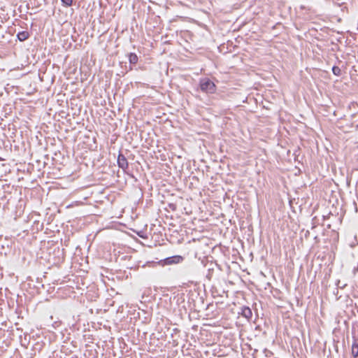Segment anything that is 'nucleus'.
<instances>
[{
	"mask_svg": "<svg viewBox=\"0 0 358 358\" xmlns=\"http://www.w3.org/2000/svg\"><path fill=\"white\" fill-rule=\"evenodd\" d=\"M184 259V257L181 255H173L171 257H168L163 259L159 260L157 263L159 265L165 266V265H171L179 264L182 262Z\"/></svg>",
	"mask_w": 358,
	"mask_h": 358,
	"instance_id": "f257e3e1",
	"label": "nucleus"
},
{
	"mask_svg": "<svg viewBox=\"0 0 358 358\" xmlns=\"http://www.w3.org/2000/svg\"><path fill=\"white\" fill-rule=\"evenodd\" d=\"M117 163L118 166L123 171H125L129 167V163L127 158L120 152H119V155L117 156Z\"/></svg>",
	"mask_w": 358,
	"mask_h": 358,
	"instance_id": "f03ea898",
	"label": "nucleus"
},
{
	"mask_svg": "<svg viewBox=\"0 0 358 358\" xmlns=\"http://www.w3.org/2000/svg\"><path fill=\"white\" fill-rule=\"evenodd\" d=\"M201 90H212L215 87V84L209 78H205L201 80Z\"/></svg>",
	"mask_w": 358,
	"mask_h": 358,
	"instance_id": "7ed1b4c3",
	"label": "nucleus"
},
{
	"mask_svg": "<svg viewBox=\"0 0 358 358\" xmlns=\"http://www.w3.org/2000/svg\"><path fill=\"white\" fill-rule=\"evenodd\" d=\"M242 317H245L247 321H250V320L252 317V310L248 306H242L241 308V311L238 313Z\"/></svg>",
	"mask_w": 358,
	"mask_h": 358,
	"instance_id": "20e7f679",
	"label": "nucleus"
},
{
	"mask_svg": "<svg viewBox=\"0 0 358 358\" xmlns=\"http://www.w3.org/2000/svg\"><path fill=\"white\" fill-rule=\"evenodd\" d=\"M352 355L355 358L358 357V339H354L352 345Z\"/></svg>",
	"mask_w": 358,
	"mask_h": 358,
	"instance_id": "39448f33",
	"label": "nucleus"
},
{
	"mask_svg": "<svg viewBox=\"0 0 358 358\" xmlns=\"http://www.w3.org/2000/svg\"><path fill=\"white\" fill-rule=\"evenodd\" d=\"M17 37L19 41H24L29 37V33L27 31H22L17 34Z\"/></svg>",
	"mask_w": 358,
	"mask_h": 358,
	"instance_id": "423d86ee",
	"label": "nucleus"
},
{
	"mask_svg": "<svg viewBox=\"0 0 358 358\" xmlns=\"http://www.w3.org/2000/svg\"><path fill=\"white\" fill-rule=\"evenodd\" d=\"M129 60L130 63L136 64L138 62V57L135 53H130Z\"/></svg>",
	"mask_w": 358,
	"mask_h": 358,
	"instance_id": "0eeeda50",
	"label": "nucleus"
},
{
	"mask_svg": "<svg viewBox=\"0 0 358 358\" xmlns=\"http://www.w3.org/2000/svg\"><path fill=\"white\" fill-rule=\"evenodd\" d=\"M332 71L335 76H339L341 75V69L338 66H333Z\"/></svg>",
	"mask_w": 358,
	"mask_h": 358,
	"instance_id": "6e6552de",
	"label": "nucleus"
},
{
	"mask_svg": "<svg viewBox=\"0 0 358 358\" xmlns=\"http://www.w3.org/2000/svg\"><path fill=\"white\" fill-rule=\"evenodd\" d=\"M62 3L65 7H70L72 6L73 0H61Z\"/></svg>",
	"mask_w": 358,
	"mask_h": 358,
	"instance_id": "1a4fd4ad",
	"label": "nucleus"
},
{
	"mask_svg": "<svg viewBox=\"0 0 358 358\" xmlns=\"http://www.w3.org/2000/svg\"><path fill=\"white\" fill-rule=\"evenodd\" d=\"M333 294L335 296L336 301L339 300L341 297V296L338 294V288H335V289L333 292Z\"/></svg>",
	"mask_w": 358,
	"mask_h": 358,
	"instance_id": "9d476101",
	"label": "nucleus"
},
{
	"mask_svg": "<svg viewBox=\"0 0 358 358\" xmlns=\"http://www.w3.org/2000/svg\"><path fill=\"white\" fill-rule=\"evenodd\" d=\"M310 234L309 231H306L305 233V236L307 237Z\"/></svg>",
	"mask_w": 358,
	"mask_h": 358,
	"instance_id": "9b49d317",
	"label": "nucleus"
},
{
	"mask_svg": "<svg viewBox=\"0 0 358 358\" xmlns=\"http://www.w3.org/2000/svg\"><path fill=\"white\" fill-rule=\"evenodd\" d=\"M354 205L355 206V210H356V212L357 211V203L355 201H354Z\"/></svg>",
	"mask_w": 358,
	"mask_h": 358,
	"instance_id": "f8f14e48",
	"label": "nucleus"
},
{
	"mask_svg": "<svg viewBox=\"0 0 358 358\" xmlns=\"http://www.w3.org/2000/svg\"><path fill=\"white\" fill-rule=\"evenodd\" d=\"M345 285H346L345 284V285H341V286H340V285H339V286H338V287H340V288H343V287H345Z\"/></svg>",
	"mask_w": 358,
	"mask_h": 358,
	"instance_id": "ddd939ff",
	"label": "nucleus"
},
{
	"mask_svg": "<svg viewBox=\"0 0 358 358\" xmlns=\"http://www.w3.org/2000/svg\"><path fill=\"white\" fill-rule=\"evenodd\" d=\"M31 94H32V92H27V95H28V96L31 95Z\"/></svg>",
	"mask_w": 358,
	"mask_h": 358,
	"instance_id": "4468645a",
	"label": "nucleus"
},
{
	"mask_svg": "<svg viewBox=\"0 0 358 358\" xmlns=\"http://www.w3.org/2000/svg\"><path fill=\"white\" fill-rule=\"evenodd\" d=\"M339 283H340V280H338L337 282H336V285L339 286Z\"/></svg>",
	"mask_w": 358,
	"mask_h": 358,
	"instance_id": "2eb2a0df",
	"label": "nucleus"
},
{
	"mask_svg": "<svg viewBox=\"0 0 358 358\" xmlns=\"http://www.w3.org/2000/svg\"><path fill=\"white\" fill-rule=\"evenodd\" d=\"M55 325H56L57 327L58 326V325H57V322H55Z\"/></svg>",
	"mask_w": 358,
	"mask_h": 358,
	"instance_id": "dca6fc26",
	"label": "nucleus"
},
{
	"mask_svg": "<svg viewBox=\"0 0 358 358\" xmlns=\"http://www.w3.org/2000/svg\"><path fill=\"white\" fill-rule=\"evenodd\" d=\"M174 205L173 204H169V206H173Z\"/></svg>",
	"mask_w": 358,
	"mask_h": 358,
	"instance_id": "f3484780",
	"label": "nucleus"
},
{
	"mask_svg": "<svg viewBox=\"0 0 358 358\" xmlns=\"http://www.w3.org/2000/svg\"><path fill=\"white\" fill-rule=\"evenodd\" d=\"M2 95H3V93H2V92H1V93H0V96H2Z\"/></svg>",
	"mask_w": 358,
	"mask_h": 358,
	"instance_id": "a211bd4d",
	"label": "nucleus"
},
{
	"mask_svg": "<svg viewBox=\"0 0 358 358\" xmlns=\"http://www.w3.org/2000/svg\"><path fill=\"white\" fill-rule=\"evenodd\" d=\"M357 311H358V308H357Z\"/></svg>",
	"mask_w": 358,
	"mask_h": 358,
	"instance_id": "6ab92c4d",
	"label": "nucleus"
}]
</instances>
